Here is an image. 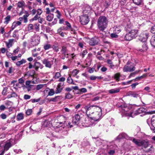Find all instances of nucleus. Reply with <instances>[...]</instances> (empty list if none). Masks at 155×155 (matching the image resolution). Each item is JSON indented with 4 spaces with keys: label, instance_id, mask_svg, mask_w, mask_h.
<instances>
[{
    "label": "nucleus",
    "instance_id": "f8f14e48",
    "mask_svg": "<svg viewBox=\"0 0 155 155\" xmlns=\"http://www.w3.org/2000/svg\"><path fill=\"white\" fill-rule=\"evenodd\" d=\"M79 121L76 120V119L73 118L72 122H69L68 124L69 127L70 128H71L74 127V126H76L79 124Z\"/></svg>",
    "mask_w": 155,
    "mask_h": 155
},
{
    "label": "nucleus",
    "instance_id": "0eeeda50",
    "mask_svg": "<svg viewBox=\"0 0 155 155\" xmlns=\"http://www.w3.org/2000/svg\"><path fill=\"white\" fill-rule=\"evenodd\" d=\"M126 139L127 140H132L133 141L134 138L129 137L126 134L122 133L120 134L116 138V140H120L121 139Z\"/></svg>",
    "mask_w": 155,
    "mask_h": 155
},
{
    "label": "nucleus",
    "instance_id": "37998d69",
    "mask_svg": "<svg viewBox=\"0 0 155 155\" xmlns=\"http://www.w3.org/2000/svg\"><path fill=\"white\" fill-rule=\"evenodd\" d=\"M63 87H60L57 86L55 93L56 94L60 93L62 90Z\"/></svg>",
    "mask_w": 155,
    "mask_h": 155
},
{
    "label": "nucleus",
    "instance_id": "13d9d810",
    "mask_svg": "<svg viewBox=\"0 0 155 155\" xmlns=\"http://www.w3.org/2000/svg\"><path fill=\"white\" fill-rule=\"evenodd\" d=\"M132 81H133V80H130L126 82H122V84L124 85L130 84Z\"/></svg>",
    "mask_w": 155,
    "mask_h": 155
},
{
    "label": "nucleus",
    "instance_id": "e2e57ef3",
    "mask_svg": "<svg viewBox=\"0 0 155 155\" xmlns=\"http://www.w3.org/2000/svg\"><path fill=\"white\" fill-rule=\"evenodd\" d=\"M73 81V80L71 78L70 76L67 79V82L68 83L71 84L72 82Z\"/></svg>",
    "mask_w": 155,
    "mask_h": 155
},
{
    "label": "nucleus",
    "instance_id": "72a5a7b5",
    "mask_svg": "<svg viewBox=\"0 0 155 155\" xmlns=\"http://www.w3.org/2000/svg\"><path fill=\"white\" fill-rule=\"evenodd\" d=\"M23 114L22 113L18 114L17 116V118L18 120H20L23 119Z\"/></svg>",
    "mask_w": 155,
    "mask_h": 155
},
{
    "label": "nucleus",
    "instance_id": "a878e982",
    "mask_svg": "<svg viewBox=\"0 0 155 155\" xmlns=\"http://www.w3.org/2000/svg\"><path fill=\"white\" fill-rule=\"evenodd\" d=\"M61 96H57L55 97L54 98H51L49 101V102H50L51 101L53 102H56L58 101H59L61 98Z\"/></svg>",
    "mask_w": 155,
    "mask_h": 155
},
{
    "label": "nucleus",
    "instance_id": "dca6fc26",
    "mask_svg": "<svg viewBox=\"0 0 155 155\" xmlns=\"http://www.w3.org/2000/svg\"><path fill=\"white\" fill-rule=\"evenodd\" d=\"M133 39L135 38L138 35V30L137 29H132L129 31Z\"/></svg>",
    "mask_w": 155,
    "mask_h": 155
},
{
    "label": "nucleus",
    "instance_id": "c9c22d12",
    "mask_svg": "<svg viewBox=\"0 0 155 155\" xmlns=\"http://www.w3.org/2000/svg\"><path fill=\"white\" fill-rule=\"evenodd\" d=\"M65 99H70L73 97V96L70 93H68L65 94Z\"/></svg>",
    "mask_w": 155,
    "mask_h": 155
},
{
    "label": "nucleus",
    "instance_id": "f03ea898",
    "mask_svg": "<svg viewBox=\"0 0 155 155\" xmlns=\"http://www.w3.org/2000/svg\"><path fill=\"white\" fill-rule=\"evenodd\" d=\"M108 21L107 18L104 16L100 17L97 19V26L101 31L103 32L107 28Z\"/></svg>",
    "mask_w": 155,
    "mask_h": 155
},
{
    "label": "nucleus",
    "instance_id": "864d4df0",
    "mask_svg": "<svg viewBox=\"0 0 155 155\" xmlns=\"http://www.w3.org/2000/svg\"><path fill=\"white\" fill-rule=\"evenodd\" d=\"M23 85H21V84H20L19 83H17L15 84V85H13L14 88H16V87L20 88H21V87H23Z\"/></svg>",
    "mask_w": 155,
    "mask_h": 155
},
{
    "label": "nucleus",
    "instance_id": "aec40b11",
    "mask_svg": "<svg viewBox=\"0 0 155 155\" xmlns=\"http://www.w3.org/2000/svg\"><path fill=\"white\" fill-rule=\"evenodd\" d=\"M129 95L134 98H140V94L135 92L130 91L129 92Z\"/></svg>",
    "mask_w": 155,
    "mask_h": 155
},
{
    "label": "nucleus",
    "instance_id": "79ce46f5",
    "mask_svg": "<svg viewBox=\"0 0 155 155\" xmlns=\"http://www.w3.org/2000/svg\"><path fill=\"white\" fill-rule=\"evenodd\" d=\"M65 25L67 26V27L66 28L67 29H70L72 30V28L71 27V25L70 23L67 21H66L65 22Z\"/></svg>",
    "mask_w": 155,
    "mask_h": 155
},
{
    "label": "nucleus",
    "instance_id": "2f4dec72",
    "mask_svg": "<svg viewBox=\"0 0 155 155\" xmlns=\"http://www.w3.org/2000/svg\"><path fill=\"white\" fill-rule=\"evenodd\" d=\"M26 62V61L24 59H22L21 61H18L16 63V65L17 66H19L25 63Z\"/></svg>",
    "mask_w": 155,
    "mask_h": 155
},
{
    "label": "nucleus",
    "instance_id": "09e8293b",
    "mask_svg": "<svg viewBox=\"0 0 155 155\" xmlns=\"http://www.w3.org/2000/svg\"><path fill=\"white\" fill-rule=\"evenodd\" d=\"M18 31L17 30H15L13 33L12 36L13 38H18V37L17 35V34L18 33Z\"/></svg>",
    "mask_w": 155,
    "mask_h": 155
},
{
    "label": "nucleus",
    "instance_id": "69168bd1",
    "mask_svg": "<svg viewBox=\"0 0 155 155\" xmlns=\"http://www.w3.org/2000/svg\"><path fill=\"white\" fill-rule=\"evenodd\" d=\"M31 81L30 80L27 81L25 82V84L27 86H32L33 85H31Z\"/></svg>",
    "mask_w": 155,
    "mask_h": 155
},
{
    "label": "nucleus",
    "instance_id": "7ed1b4c3",
    "mask_svg": "<svg viewBox=\"0 0 155 155\" xmlns=\"http://www.w3.org/2000/svg\"><path fill=\"white\" fill-rule=\"evenodd\" d=\"M12 145V141L11 140L2 142L0 143V150L2 151V154L4 153V151L8 150Z\"/></svg>",
    "mask_w": 155,
    "mask_h": 155
},
{
    "label": "nucleus",
    "instance_id": "f257e3e1",
    "mask_svg": "<svg viewBox=\"0 0 155 155\" xmlns=\"http://www.w3.org/2000/svg\"><path fill=\"white\" fill-rule=\"evenodd\" d=\"M87 115H90V119L94 121L98 120L102 115L101 108L97 106L91 105L90 104L85 105L83 107Z\"/></svg>",
    "mask_w": 155,
    "mask_h": 155
},
{
    "label": "nucleus",
    "instance_id": "473e14b6",
    "mask_svg": "<svg viewBox=\"0 0 155 155\" xmlns=\"http://www.w3.org/2000/svg\"><path fill=\"white\" fill-rule=\"evenodd\" d=\"M120 91L119 88L112 89L109 91V92L111 94H115L118 92Z\"/></svg>",
    "mask_w": 155,
    "mask_h": 155
},
{
    "label": "nucleus",
    "instance_id": "c85d7f7f",
    "mask_svg": "<svg viewBox=\"0 0 155 155\" xmlns=\"http://www.w3.org/2000/svg\"><path fill=\"white\" fill-rule=\"evenodd\" d=\"M25 5V3L23 1L18 2L17 3V7L19 8H22Z\"/></svg>",
    "mask_w": 155,
    "mask_h": 155
},
{
    "label": "nucleus",
    "instance_id": "b1692460",
    "mask_svg": "<svg viewBox=\"0 0 155 155\" xmlns=\"http://www.w3.org/2000/svg\"><path fill=\"white\" fill-rule=\"evenodd\" d=\"M107 63L108 64V66L110 68L114 69L115 68V66L113 64V63L111 60H108L107 61Z\"/></svg>",
    "mask_w": 155,
    "mask_h": 155
},
{
    "label": "nucleus",
    "instance_id": "20e7f679",
    "mask_svg": "<svg viewBox=\"0 0 155 155\" xmlns=\"http://www.w3.org/2000/svg\"><path fill=\"white\" fill-rule=\"evenodd\" d=\"M120 108L121 109V112L122 116H128L131 115L130 113L129 112L130 108L129 105L126 104H124L120 106Z\"/></svg>",
    "mask_w": 155,
    "mask_h": 155
},
{
    "label": "nucleus",
    "instance_id": "2eb2a0df",
    "mask_svg": "<svg viewBox=\"0 0 155 155\" xmlns=\"http://www.w3.org/2000/svg\"><path fill=\"white\" fill-rule=\"evenodd\" d=\"M61 51L62 55H64L65 57H68V54L66 47L64 46H62Z\"/></svg>",
    "mask_w": 155,
    "mask_h": 155
},
{
    "label": "nucleus",
    "instance_id": "0e129e2a",
    "mask_svg": "<svg viewBox=\"0 0 155 155\" xmlns=\"http://www.w3.org/2000/svg\"><path fill=\"white\" fill-rule=\"evenodd\" d=\"M40 18V16H38V14H36L32 18L31 20L32 21L36 20Z\"/></svg>",
    "mask_w": 155,
    "mask_h": 155
},
{
    "label": "nucleus",
    "instance_id": "9d476101",
    "mask_svg": "<svg viewBox=\"0 0 155 155\" xmlns=\"http://www.w3.org/2000/svg\"><path fill=\"white\" fill-rule=\"evenodd\" d=\"M31 40V44L33 46L37 45L39 43V37L36 35L33 36Z\"/></svg>",
    "mask_w": 155,
    "mask_h": 155
},
{
    "label": "nucleus",
    "instance_id": "393cba45",
    "mask_svg": "<svg viewBox=\"0 0 155 155\" xmlns=\"http://www.w3.org/2000/svg\"><path fill=\"white\" fill-rule=\"evenodd\" d=\"M145 109L143 107H141L136 110L135 113L137 115L143 113L145 112Z\"/></svg>",
    "mask_w": 155,
    "mask_h": 155
},
{
    "label": "nucleus",
    "instance_id": "4c0bfd02",
    "mask_svg": "<svg viewBox=\"0 0 155 155\" xmlns=\"http://www.w3.org/2000/svg\"><path fill=\"white\" fill-rule=\"evenodd\" d=\"M11 16L10 15L7 16L5 18V21L4 22V23L7 24L8 23L9 21L10 20Z\"/></svg>",
    "mask_w": 155,
    "mask_h": 155
},
{
    "label": "nucleus",
    "instance_id": "a19ab883",
    "mask_svg": "<svg viewBox=\"0 0 155 155\" xmlns=\"http://www.w3.org/2000/svg\"><path fill=\"white\" fill-rule=\"evenodd\" d=\"M133 2L137 5L141 4L142 2V0H133Z\"/></svg>",
    "mask_w": 155,
    "mask_h": 155
},
{
    "label": "nucleus",
    "instance_id": "39448f33",
    "mask_svg": "<svg viewBox=\"0 0 155 155\" xmlns=\"http://www.w3.org/2000/svg\"><path fill=\"white\" fill-rule=\"evenodd\" d=\"M133 142L137 145L139 146H142L146 148L148 147L149 145L148 142L144 140H141L134 138Z\"/></svg>",
    "mask_w": 155,
    "mask_h": 155
},
{
    "label": "nucleus",
    "instance_id": "4d7b16f0",
    "mask_svg": "<svg viewBox=\"0 0 155 155\" xmlns=\"http://www.w3.org/2000/svg\"><path fill=\"white\" fill-rule=\"evenodd\" d=\"M39 24L38 23H36L34 24L35 28L36 31H38L39 29Z\"/></svg>",
    "mask_w": 155,
    "mask_h": 155
},
{
    "label": "nucleus",
    "instance_id": "338daca9",
    "mask_svg": "<svg viewBox=\"0 0 155 155\" xmlns=\"http://www.w3.org/2000/svg\"><path fill=\"white\" fill-rule=\"evenodd\" d=\"M18 81V83L21 84V85H24V81L22 78L19 79Z\"/></svg>",
    "mask_w": 155,
    "mask_h": 155
},
{
    "label": "nucleus",
    "instance_id": "5fc2aeb1",
    "mask_svg": "<svg viewBox=\"0 0 155 155\" xmlns=\"http://www.w3.org/2000/svg\"><path fill=\"white\" fill-rule=\"evenodd\" d=\"M99 2V0H96L94 2L92 3V6L94 8L96 7L98 3Z\"/></svg>",
    "mask_w": 155,
    "mask_h": 155
},
{
    "label": "nucleus",
    "instance_id": "a18cd8bd",
    "mask_svg": "<svg viewBox=\"0 0 155 155\" xmlns=\"http://www.w3.org/2000/svg\"><path fill=\"white\" fill-rule=\"evenodd\" d=\"M120 74L119 73H117L116 74L114 75V78L116 79V80L118 81L120 80Z\"/></svg>",
    "mask_w": 155,
    "mask_h": 155
},
{
    "label": "nucleus",
    "instance_id": "c03bdc74",
    "mask_svg": "<svg viewBox=\"0 0 155 155\" xmlns=\"http://www.w3.org/2000/svg\"><path fill=\"white\" fill-rule=\"evenodd\" d=\"M61 73L59 72H56L55 73V75L53 77V78L55 79H57L61 76Z\"/></svg>",
    "mask_w": 155,
    "mask_h": 155
},
{
    "label": "nucleus",
    "instance_id": "7c9ffc66",
    "mask_svg": "<svg viewBox=\"0 0 155 155\" xmlns=\"http://www.w3.org/2000/svg\"><path fill=\"white\" fill-rule=\"evenodd\" d=\"M54 18V15L52 13L48 14L46 16V20L48 21H51Z\"/></svg>",
    "mask_w": 155,
    "mask_h": 155
},
{
    "label": "nucleus",
    "instance_id": "774afa93",
    "mask_svg": "<svg viewBox=\"0 0 155 155\" xmlns=\"http://www.w3.org/2000/svg\"><path fill=\"white\" fill-rule=\"evenodd\" d=\"M139 84L138 83H134L132 84L130 86L132 88V89H134L136 86Z\"/></svg>",
    "mask_w": 155,
    "mask_h": 155
},
{
    "label": "nucleus",
    "instance_id": "cd10ccee",
    "mask_svg": "<svg viewBox=\"0 0 155 155\" xmlns=\"http://www.w3.org/2000/svg\"><path fill=\"white\" fill-rule=\"evenodd\" d=\"M150 44L153 47H155V34L153 35L151 37Z\"/></svg>",
    "mask_w": 155,
    "mask_h": 155
},
{
    "label": "nucleus",
    "instance_id": "de8ad7c7",
    "mask_svg": "<svg viewBox=\"0 0 155 155\" xmlns=\"http://www.w3.org/2000/svg\"><path fill=\"white\" fill-rule=\"evenodd\" d=\"M74 119H76V120L80 121V116L78 114H75L73 117Z\"/></svg>",
    "mask_w": 155,
    "mask_h": 155
},
{
    "label": "nucleus",
    "instance_id": "3c124183",
    "mask_svg": "<svg viewBox=\"0 0 155 155\" xmlns=\"http://www.w3.org/2000/svg\"><path fill=\"white\" fill-rule=\"evenodd\" d=\"M87 53V51L86 50L83 51L82 53L80 54V55L82 57V58L84 57L85 55Z\"/></svg>",
    "mask_w": 155,
    "mask_h": 155
},
{
    "label": "nucleus",
    "instance_id": "a211bd4d",
    "mask_svg": "<svg viewBox=\"0 0 155 155\" xmlns=\"http://www.w3.org/2000/svg\"><path fill=\"white\" fill-rule=\"evenodd\" d=\"M122 25L115 26L113 28V31L115 33H118L120 32L122 29Z\"/></svg>",
    "mask_w": 155,
    "mask_h": 155
},
{
    "label": "nucleus",
    "instance_id": "9b49d317",
    "mask_svg": "<svg viewBox=\"0 0 155 155\" xmlns=\"http://www.w3.org/2000/svg\"><path fill=\"white\" fill-rule=\"evenodd\" d=\"M42 62L43 64L45 65L46 67L51 68V66L53 64V62L50 61L48 58H45L42 60Z\"/></svg>",
    "mask_w": 155,
    "mask_h": 155
},
{
    "label": "nucleus",
    "instance_id": "58836bf2",
    "mask_svg": "<svg viewBox=\"0 0 155 155\" xmlns=\"http://www.w3.org/2000/svg\"><path fill=\"white\" fill-rule=\"evenodd\" d=\"M79 70H78L77 69H74L73 70L71 73V75L73 77L76 76L77 74L79 72Z\"/></svg>",
    "mask_w": 155,
    "mask_h": 155
},
{
    "label": "nucleus",
    "instance_id": "052dcab7",
    "mask_svg": "<svg viewBox=\"0 0 155 155\" xmlns=\"http://www.w3.org/2000/svg\"><path fill=\"white\" fill-rule=\"evenodd\" d=\"M40 98H39L37 99H31L30 100V101H31L32 103H34L35 102H39L40 100Z\"/></svg>",
    "mask_w": 155,
    "mask_h": 155
},
{
    "label": "nucleus",
    "instance_id": "bb28decb",
    "mask_svg": "<svg viewBox=\"0 0 155 155\" xmlns=\"http://www.w3.org/2000/svg\"><path fill=\"white\" fill-rule=\"evenodd\" d=\"M148 48V47L146 42H144V44L142 46V48L140 49L139 51H146Z\"/></svg>",
    "mask_w": 155,
    "mask_h": 155
},
{
    "label": "nucleus",
    "instance_id": "6e6d98bb",
    "mask_svg": "<svg viewBox=\"0 0 155 155\" xmlns=\"http://www.w3.org/2000/svg\"><path fill=\"white\" fill-rule=\"evenodd\" d=\"M44 84H40L37 85L36 89L37 90H39L42 88L44 87Z\"/></svg>",
    "mask_w": 155,
    "mask_h": 155
},
{
    "label": "nucleus",
    "instance_id": "5701e85b",
    "mask_svg": "<svg viewBox=\"0 0 155 155\" xmlns=\"http://www.w3.org/2000/svg\"><path fill=\"white\" fill-rule=\"evenodd\" d=\"M124 38L126 41H130L133 39L129 31L125 35Z\"/></svg>",
    "mask_w": 155,
    "mask_h": 155
},
{
    "label": "nucleus",
    "instance_id": "603ef678",
    "mask_svg": "<svg viewBox=\"0 0 155 155\" xmlns=\"http://www.w3.org/2000/svg\"><path fill=\"white\" fill-rule=\"evenodd\" d=\"M54 94V91L53 89H50L49 91L48 92V95L50 96H52Z\"/></svg>",
    "mask_w": 155,
    "mask_h": 155
},
{
    "label": "nucleus",
    "instance_id": "ea45409f",
    "mask_svg": "<svg viewBox=\"0 0 155 155\" xmlns=\"http://www.w3.org/2000/svg\"><path fill=\"white\" fill-rule=\"evenodd\" d=\"M79 92L78 93V94H81L83 93H85L87 92V90L85 88H82L79 90Z\"/></svg>",
    "mask_w": 155,
    "mask_h": 155
},
{
    "label": "nucleus",
    "instance_id": "680f3d73",
    "mask_svg": "<svg viewBox=\"0 0 155 155\" xmlns=\"http://www.w3.org/2000/svg\"><path fill=\"white\" fill-rule=\"evenodd\" d=\"M32 111V110L31 109H28L26 111V114L27 115H29L31 114Z\"/></svg>",
    "mask_w": 155,
    "mask_h": 155
},
{
    "label": "nucleus",
    "instance_id": "4468645a",
    "mask_svg": "<svg viewBox=\"0 0 155 155\" xmlns=\"http://www.w3.org/2000/svg\"><path fill=\"white\" fill-rule=\"evenodd\" d=\"M29 15V14L28 12H26L25 14L22 17H20L18 19L20 21H23L24 23H26L28 21L27 18Z\"/></svg>",
    "mask_w": 155,
    "mask_h": 155
},
{
    "label": "nucleus",
    "instance_id": "f704fd0d",
    "mask_svg": "<svg viewBox=\"0 0 155 155\" xmlns=\"http://www.w3.org/2000/svg\"><path fill=\"white\" fill-rule=\"evenodd\" d=\"M34 28V26L33 24H29L28 25L27 28V30L28 31H32Z\"/></svg>",
    "mask_w": 155,
    "mask_h": 155
},
{
    "label": "nucleus",
    "instance_id": "4be33fe9",
    "mask_svg": "<svg viewBox=\"0 0 155 155\" xmlns=\"http://www.w3.org/2000/svg\"><path fill=\"white\" fill-rule=\"evenodd\" d=\"M42 65H41V64L38 62H36L34 64V65H33V67L35 68L36 70L37 71L39 68H42Z\"/></svg>",
    "mask_w": 155,
    "mask_h": 155
},
{
    "label": "nucleus",
    "instance_id": "e433bc0d",
    "mask_svg": "<svg viewBox=\"0 0 155 155\" xmlns=\"http://www.w3.org/2000/svg\"><path fill=\"white\" fill-rule=\"evenodd\" d=\"M64 129V127H60L59 128L56 130V131H57L59 133H64L66 132V130L65 129L63 130V129Z\"/></svg>",
    "mask_w": 155,
    "mask_h": 155
},
{
    "label": "nucleus",
    "instance_id": "f3484780",
    "mask_svg": "<svg viewBox=\"0 0 155 155\" xmlns=\"http://www.w3.org/2000/svg\"><path fill=\"white\" fill-rule=\"evenodd\" d=\"M112 0H102L101 5L107 8L110 5Z\"/></svg>",
    "mask_w": 155,
    "mask_h": 155
},
{
    "label": "nucleus",
    "instance_id": "49530a36",
    "mask_svg": "<svg viewBox=\"0 0 155 155\" xmlns=\"http://www.w3.org/2000/svg\"><path fill=\"white\" fill-rule=\"evenodd\" d=\"M67 30V28H66L64 26H62L58 30V32H61L63 31H66Z\"/></svg>",
    "mask_w": 155,
    "mask_h": 155
},
{
    "label": "nucleus",
    "instance_id": "c756f323",
    "mask_svg": "<svg viewBox=\"0 0 155 155\" xmlns=\"http://www.w3.org/2000/svg\"><path fill=\"white\" fill-rule=\"evenodd\" d=\"M14 39H10L8 41V42L6 43V45L7 47L8 48L11 47L14 42Z\"/></svg>",
    "mask_w": 155,
    "mask_h": 155
},
{
    "label": "nucleus",
    "instance_id": "6ab92c4d",
    "mask_svg": "<svg viewBox=\"0 0 155 155\" xmlns=\"http://www.w3.org/2000/svg\"><path fill=\"white\" fill-rule=\"evenodd\" d=\"M92 10V8L89 5H87L85 6V8L83 10V13L84 14H87L90 13L91 11Z\"/></svg>",
    "mask_w": 155,
    "mask_h": 155
},
{
    "label": "nucleus",
    "instance_id": "bf43d9fd",
    "mask_svg": "<svg viewBox=\"0 0 155 155\" xmlns=\"http://www.w3.org/2000/svg\"><path fill=\"white\" fill-rule=\"evenodd\" d=\"M52 48L56 52H57L59 51V47L57 45H53L52 47Z\"/></svg>",
    "mask_w": 155,
    "mask_h": 155
},
{
    "label": "nucleus",
    "instance_id": "423d86ee",
    "mask_svg": "<svg viewBox=\"0 0 155 155\" xmlns=\"http://www.w3.org/2000/svg\"><path fill=\"white\" fill-rule=\"evenodd\" d=\"M149 34L146 31H144L140 34L138 39L142 42H146L148 37Z\"/></svg>",
    "mask_w": 155,
    "mask_h": 155
},
{
    "label": "nucleus",
    "instance_id": "1a4fd4ad",
    "mask_svg": "<svg viewBox=\"0 0 155 155\" xmlns=\"http://www.w3.org/2000/svg\"><path fill=\"white\" fill-rule=\"evenodd\" d=\"M80 22L82 25H84L87 24L89 21L88 16L87 14H84L80 17Z\"/></svg>",
    "mask_w": 155,
    "mask_h": 155
},
{
    "label": "nucleus",
    "instance_id": "412c9836",
    "mask_svg": "<svg viewBox=\"0 0 155 155\" xmlns=\"http://www.w3.org/2000/svg\"><path fill=\"white\" fill-rule=\"evenodd\" d=\"M150 121L151 126H150V128L151 130H152L155 128V116H153Z\"/></svg>",
    "mask_w": 155,
    "mask_h": 155
},
{
    "label": "nucleus",
    "instance_id": "6e6552de",
    "mask_svg": "<svg viewBox=\"0 0 155 155\" xmlns=\"http://www.w3.org/2000/svg\"><path fill=\"white\" fill-rule=\"evenodd\" d=\"M135 68L133 65H129V63L128 62L126 65L124 66L123 68L124 72H131L135 70Z\"/></svg>",
    "mask_w": 155,
    "mask_h": 155
},
{
    "label": "nucleus",
    "instance_id": "8fccbe9b",
    "mask_svg": "<svg viewBox=\"0 0 155 155\" xmlns=\"http://www.w3.org/2000/svg\"><path fill=\"white\" fill-rule=\"evenodd\" d=\"M51 47V45L49 44H46L44 46V48L45 50H47Z\"/></svg>",
    "mask_w": 155,
    "mask_h": 155
},
{
    "label": "nucleus",
    "instance_id": "ddd939ff",
    "mask_svg": "<svg viewBox=\"0 0 155 155\" xmlns=\"http://www.w3.org/2000/svg\"><path fill=\"white\" fill-rule=\"evenodd\" d=\"M99 41V39L97 38H93L90 41L89 44L91 46H94L97 45Z\"/></svg>",
    "mask_w": 155,
    "mask_h": 155
}]
</instances>
